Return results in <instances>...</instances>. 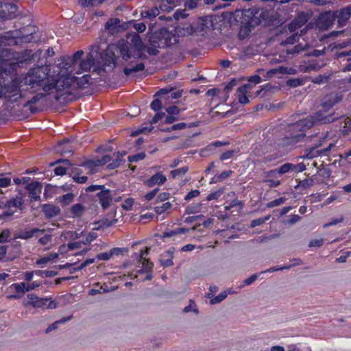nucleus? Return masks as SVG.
<instances>
[{"mask_svg": "<svg viewBox=\"0 0 351 351\" xmlns=\"http://www.w3.org/2000/svg\"><path fill=\"white\" fill-rule=\"evenodd\" d=\"M71 318H72V316L71 315V316L63 317V318L60 319V320L56 321L54 323H53L52 324L49 325L47 328L45 332L46 333H49V332L56 330L58 328V324H64L66 322L71 320Z\"/></svg>", "mask_w": 351, "mask_h": 351, "instance_id": "nucleus-35", "label": "nucleus"}, {"mask_svg": "<svg viewBox=\"0 0 351 351\" xmlns=\"http://www.w3.org/2000/svg\"><path fill=\"white\" fill-rule=\"evenodd\" d=\"M10 236V232L8 229L3 230L0 233V243H5L8 241V238Z\"/></svg>", "mask_w": 351, "mask_h": 351, "instance_id": "nucleus-61", "label": "nucleus"}, {"mask_svg": "<svg viewBox=\"0 0 351 351\" xmlns=\"http://www.w3.org/2000/svg\"><path fill=\"white\" fill-rule=\"evenodd\" d=\"M171 204L167 202L162 204L160 206H156L154 208V211L157 215H160L162 214L165 213L167 210H169L171 208Z\"/></svg>", "mask_w": 351, "mask_h": 351, "instance_id": "nucleus-39", "label": "nucleus"}, {"mask_svg": "<svg viewBox=\"0 0 351 351\" xmlns=\"http://www.w3.org/2000/svg\"><path fill=\"white\" fill-rule=\"evenodd\" d=\"M226 293L225 292H222L216 297L212 298L210 302L212 304H217L223 301L226 298Z\"/></svg>", "mask_w": 351, "mask_h": 351, "instance_id": "nucleus-57", "label": "nucleus"}, {"mask_svg": "<svg viewBox=\"0 0 351 351\" xmlns=\"http://www.w3.org/2000/svg\"><path fill=\"white\" fill-rule=\"evenodd\" d=\"M293 263L292 264L287 265V266H284L282 267H271L269 269H267L265 272H273V271L282 270L285 269H290L292 266L300 265L302 264V261L299 258L293 259Z\"/></svg>", "mask_w": 351, "mask_h": 351, "instance_id": "nucleus-37", "label": "nucleus"}, {"mask_svg": "<svg viewBox=\"0 0 351 351\" xmlns=\"http://www.w3.org/2000/svg\"><path fill=\"white\" fill-rule=\"evenodd\" d=\"M177 41V38L163 27L151 34L149 38V46L145 51L149 55L156 56L158 53V49L171 47Z\"/></svg>", "mask_w": 351, "mask_h": 351, "instance_id": "nucleus-5", "label": "nucleus"}, {"mask_svg": "<svg viewBox=\"0 0 351 351\" xmlns=\"http://www.w3.org/2000/svg\"><path fill=\"white\" fill-rule=\"evenodd\" d=\"M234 150H228L226 152H224L220 155V160L221 161H223L230 159L234 156Z\"/></svg>", "mask_w": 351, "mask_h": 351, "instance_id": "nucleus-58", "label": "nucleus"}, {"mask_svg": "<svg viewBox=\"0 0 351 351\" xmlns=\"http://www.w3.org/2000/svg\"><path fill=\"white\" fill-rule=\"evenodd\" d=\"M104 0H79V3L83 6L86 7L89 5H94L95 3H101Z\"/></svg>", "mask_w": 351, "mask_h": 351, "instance_id": "nucleus-59", "label": "nucleus"}, {"mask_svg": "<svg viewBox=\"0 0 351 351\" xmlns=\"http://www.w3.org/2000/svg\"><path fill=\"white\" fill-rule=\"evenodd\" d=\"M14 38L0 35V69L6 75H16L18 67H23L30 64L34 60V54L30 49H25L21 51H13L5 48Z\"/></svg>", "mask_w": 351, "mask_h": 351, "instance_id": "nucleus-3", "label": "nucleus"}, {"mask_svg": "<svg viewBox=\"0 0 351 351\" xmlns=\"http://www.w3.org/2000/svg\"><path fill=\"white\" fill-rule=\"evenodd\" d=\"M166 112L168 114L173 115L179 117L180 113V109L176 105L170 106L165 108Z\"/></svg>", "mask_w": 351, "mask_h": 351, "instance_id": "nucleus-45", "label": "nucleus"}, {"mask_svg": "<svg viewBox=\"0 0 351 351\" xmlns=\"http://www.w3.org/2000/svg\"><path fill=\"white\" fill-rule=\"evenodd\" d=\"M10 288L14 289V291H16V293H17L19 295H11L9 296L10 298H14V299L19 298L25 292H27L26 287H25V282H20V283H13L10 286Z\"/></svg>", "mask_w": 351, "mask_h": 351, "instance_id": "nucleus-28", "label": "nucleus"}, {"mask_svg": "<svg viewBox=\"0 0 351 351\" xmlns=\"http://www.w3.org/2000/svg\"><path fill=\"white\" fill-rule=\"evenodd\" d=\"M133 28L136 30L137 33H142L146 29L145 22H138L133 19Z\"/></svg>", "mask_w": 351, "mask_h": 351, "instance_id": "nucleus-46", "label": "nucleus"}, {"mask_svg": "<svg viewBox=\"0 0 351 351\" xmlns=\"http://www.w3.org/2000/svg\"><path fill=\"white\" fill-rule=\"evenodd\" d=\"M82 171L79 167H74L71 170V175L72 176L73 180L80 184H84L85 183L87 180L88 177L86 176H82Z\"/></svg>", "mask_w": 351, "mask_h": 351, "instance_id": "nucleus-27", "label": "nucleus"}, {"mask_svg": "<svg viewBox=\"0 0 351 351\" xmlns=\"http://www.w3.org/2000/svg\"><path fill=\"white\" fill-rule=\"evenodd\" d=\"M110 253H112V256H119L123 255L129 252L128 248L127 247H113L110 250Z\"/></svg>", "mask_w": 351, "mask_h": 351, "instance_id": "nucleus-47", "label": "nucleus"}, {"mask_svg": "<svg viewBox=\"0 0 351 351\" xmlns=\"http://www.w3.org/2000/svg\"><path fill=\"white\" fill-rule=\"evenodd\" d=\"M154 217V214L152 213L147 212L145 214H142L138 217V221L142 223H145L147 221L152 220Z\"/></svg>", "mask_w": 351, "mask_h": 351, "instance_id": "nucleus-49", "label": "nucleus"}, {"mask_svg": "<svg viewBox=\"0 0 351 351\" xmlns=\"http://www.w3.org/2000/svg\"><path fill=\"white\" fill-rule=\"evenodd\" d=\"M322 146V143H316L313 147L306 149L305 154L303 156L304 158L313 159L319 156H328L331 148L334 146L333 143H330L326 147L319 149Z\"/></svg>", "mask_w": 351, "mask_h": 351, "instance_id": "nucleus-12", "label": "nucleus"}, {"mask_svg": "<svg viewBox=\"0 0 351 351\" xmlns=\"http://www.w3.org/2000/svg\"><path fill=\"white\" fill-rule=\"evenodd\" d=\"M43 185L38 181L32 182L26 186L28 191V197L32 201H38L40 199V193L42 192Z\"/></svg>", "mask_w": 351, "mask_h": 351, "instance_id": "nucleus-15", "label": "nucleus"}, {"mask_svg": "<svg viewBox=\"0 0 351 351\" xmlns=\"http://www.w3.org/2000/svg\"><path fill=\"white\" fill-rule=\"evenodd\" d=\"M128 60L132 57V51L128 43L124 39L119 40L117 44H110L105 50L101 51L99 45L95 44L90 47L89 52L85 60H82L75 71L76 73L92 71L93 73L104 75L106 73L112 71L117 66L119 57Z\"/></svg>", "mask_w": 351, "mask_h": 351, "instance_id": "nucleus-2", "label": "nucleus"}, {"mask_svg": "<svg viewBox=\"0 0 351 351\" xmlns=\"http://www.w3.org/2000/svg\"><path fill=\"white\" fill-rule=\"evenodd\" d=\"M291 171L300 173L306 170V165L303 162L294 165L291 163Z\"/></svg>", "mask_w": 351, "mask_h": 351, "instance_id": "nucleus-54", "label": "nucleus"}, {"mask_svg": "<svg viewBox=\"0 0 351 351\" xmlns=\"http://www.w3.org/2000/svg\"><path fill=\"white\" fill-rule=\"evenodd\" d=\"M84 55L82 50H78L75 52L72 56L64 58L62 64L69 73H72L75 71V66L78 62L82 59Z\"/></svg>", "mask_w": 351, "mask_h": 351, "instance_id": "nucleus-13", "label": "nucleus"}, {"mask_svg": "<svg viewBox=\"0 0 351 351\" xmlns=\"http://www.w3.org/2000/svg\"><path fill=\"white\" fill-rule=\"evenodd\" d=\"M200 194V191L197 189L192 190L189 191L184 197L185 201H189L193 198L197 197Z\"/></svg>", "mask_w": 351, "mask_h": 351, "instance_id": "nucleus-55", "label": "nucleus"}, {"mask_svg": "<svg viewBox=\"0 0 351 351\" xmlns=\"http://www.w3.org/2000/svg\"><path fill=\"white\" fill-rule=\"evenodd\" d=\"M299 39V36L298 33L292 34L291 36H288L285 40L281 42L282 45H293L295 44Z\"/></svg>", "mask_w": 351, "mask_h": 351, "instance_id": "nucleus-43", "label": "nucleus"}, {"mask_svg": "<svg viewBox=\"0 0 351 351\" xmlns=\"http://www.w3.org/2000/svg\"><path fill=\"white\" fill-rule=\"evenodd\" d=\"M269 218H270V216L268 215L264 218H258V219H254L251 221V226L252 228H254L256 226H260V225L264 223Z\"/></svg>", "mask_w": 351, "mask_h": 351, "instance_id": "nucleus-56", "label": "nucleus"}, {"mask_svg": "<svg viewBox=\"0 0 351 351\" xmlns=\"http://www.w3.org/2000/svg\"><path fill=\"white\" fill-rule=\"evenodd\" d=\"M97 190H100V191L96 194V197L102 208L106 210L112 203V197L111 191L106 189L104 185H90L86 189V192H93Z\"/></svg>", "mask_w": 351, "mask_h": 351, "instance_id": "nucleus-9", "label": "nucleus"}, {"mask_svg": "<svg viewBox=\"0 0 351 351\" xmlns=\"http://www.w3.org/2000/svg\"><path fill=\"white\" fill-rule=\"evenodd\" d=\"M286 200V198L284 197H281L277 199H275L267 203V207L268 208H274L282 204Z\"/></svg>", "mask_w": 351, "mask_h": 351, "instance_id": "nucleus-50", "label": "nucleus"}, {"mask_svg": "<svg viewBox=\"0 0 351 351\" xmlns=\"http://www.w3.org/2000/svg\"><path fill=\"white\" fill-rule=\"evenodd\" d=\"M51 90L48 92H45V93H38L34 95L30 99L27 100L24 104V107H29V110L31 113L35 114L38 112V108L33 106L34 104H36L38 102L40 99L45 97L47 93H49Z\"/></svg>", "mask_w": 351, "mask_h": 351, "instance_id": "nucleus-23", "label": "nucleus"}, {"mask_svg": "<svg viewBox=\"0 0 351 351\" xmlns=\"http://www.w3.org/2000/svg\"><path fill=\"white\" fill-rule=\"evenodd\" d=\"M232 171H224L221 172L220 174L215 176L214 178H212V180L210 181V183H217L219 182H221L227 178H229L232 174Z\"/></svg>", "mask_w": 351, "mask_h": 351, "instance_id": "nucleus-38", "label": "nucleus"}, {"mask_svg": "<svg viewBox=\"0 0 351 351\" xmlns=\"http://www.w3.org/2000/svg\"><path fill=\"white\" fill-rule=\"evenodd\" d=\"M189 232V229L186 228H178L174 230H170L163 232V237H171L178 234H185Z\"/></svg>", "mask_w": 351, "mask_h": 351, "instance_id": "nucleus-41", "label": "nucleus"}, {"mask_svg": "<svg viewBox=\"0 0 351 351\" xmlns=\"http://www.w3.org/2000/svg\"><path fill=\"white\" fill-rule=\"evenodd\" d=\"M311 128V121L304 118L287 125L284 128L283 136L279 139V145L286 147H295L299 143L304 141L306 132Z\"/></svg>", "mask_w": 351, "mask_h": 351, "instance_id": "nucleus-4", "label": "nucleus"}, {"mask_svg": "<svg viewBox=\"0 0 351 351\" xmlns=\"http://www.w3.org/2000/svg\"><path fill=\"white\" fill-rule=\"evenodd\" d=\"M4 216H5V220H7L8 218L11 217L16 211V209H14L11 207H8L6 205V203L5 204L4 207H3Z\"/></svg>", "mask_w": 351, "mask_h": 351, "instance_id": "nucleus-53", "label": "nucleus"}, {"mask_svg": "<svg viewBox=\"0 0 351 351\" xmlns=\"http://www.w3.org/2000/svg\"><path fill=\"white\" fill-rule=\"evenodd\" d=\"M341 99V96L337 95H328L325 96L322 101V108L329 111L335 104H338Z\"/></svg>", "mask_w": 351, "mask_h": 351, "instance_id": "nucleus-21", "label": "nucleus"}, {"mask_svg": "<svg viewBox=\"0 0 351 351\" xmlns=\"http://www.w3.org/2000/svg\"><path fill=\"white\" fill-rule=\"evenodd\" d=\"M302 25V23L297 19L293 20L288 25L289 30L291 32H293L295 30L300 28Z\"/></svg>", "mask_w": 351, "mask_h": 351, "instance_id": "nucleus-48", "label": "nucleus"}, {"mask_svg": "<svg viewBox=\"0 0 351 351\" xmlns=\"http://www.w3.org/2000/svg\"><path fill=\"white\" fill-rule=\"evenodd\" d=\"M198 125H199L198 121L191 123L189 124V125L184 122H180V123L172 125L171 126V130H173V131L174 130H184V129L186 128L187 127L188 128H193V127H197Z\"/></svg>", "mask_w": 351, "mask_h": 351, "instance_id": "nucleus-33", "label": "nucleus"}, {"mask_svg": "<svg viewBox=\"0 0 351 351\" xmlns=\"http://www.w3.org/2000/svg\"><path fill=\"white\" fill-rule=\"evenodd\" d=\"M337 119L338 117H335L333 113H328V111L324 110L323 108L315 112L313 115L304 118V119H310V121H311L312 127L315 124L332 123Z\"/></svg>", "mask_w": 351, "mask_h": 351, "instance_id": "nucleus-10", "label": "nucleus"}, {"mask_svg": "<svg viewBox=\"0 0 351 351\" xmlns=\"http://www.w3.org/2000/svg\"><path fill=\"white\" fill-rule=\"evenodd\" d=\"M51 76L56 80L66 78V79H68V80H69V86L66 87L65 86H64L60 87L62 93H64V95L62 96V99L59 101H61L62 100L64 101L66 99L67 96L71 95V91H70L69 88L71 86L73 81L74 82H75L77 87L81 89L87 88L92 84V82H91L92 77L89 74H85L80 77H73V78H71L67 76H60L59 74H58L56 76L51 75Z\"/></svg>", "mask_w": 351, "mask_h": 351, "instance_id": "nucleus-8", "label": "nucleus"}, {"mask_svg": "<svg viewBox=\"0 0 351 351\" xmlns=\"http://www.w3.org/2000/svg\"><path fill=\"white\" fill-rule=\"evenodd\" d=\"M45 232V229H40L37 228H34L31 230H22L16 233L15 238L27 240L34 237H38L39 233H44Z\"/></svg>", "mask_w": 351, "mask_h": 351, "instance_id": "nucleus-19", "label": "nucleus"}, {"mask_svg": "<svg viewBox=\"0 0 351 351\" xmlns=\"http://www.w3.org/2000/svg\"><path fill=\"white\" fill-rule=\"evenodd\" d=\"M85 207L82 204L77 203L71 206L70 212L73 218L80 217L83 215Z\"/></svg>", "mask_w": 351, "mask_h": 351, "instance_id": "nucleus-29", "label": "nucleus"}, {"mask_svg": "<svg viewBox=\"0 0 351 351\" xmlns=\"http://www.w3.org/2000/svg\"><path fill=\"white\" fill-rule=\"evenodd\" d=\"M167 180V178L165 175L161 173H156L154 174L149 180L147 181V184L148 186H154L156 184L162 185Z\"/></svg>", "mask_w": 351, "mask_h": 351, "instance_id": "nucleus-26", "label": "nucleus"}, {"mask_svg": "<svg viewBox=\"0 0 351 351\" xmlns=\"http://www.w3.org/2000/svg\"><path fill=\"white\" fill-rule=\"evenodd\" d=\"M112 257L110 251L99 253L97 255V258L101 261H108Z\"/></svg>", "mask_w": 351, "mask_h": 351, "instance_id": "nucleus-62", "label": "nucleus"}, {"mask_svg": "<svg viewBox=\"0 0 351 351\" xmlns=\"http://www.w3.org/2000/svg\"><path fill=\"white\" fill-rule=\"evenodd\" d=\"M149 249L145 247L144 250H141V253L137 256L139 264H141V268L137 271V274L133 277V280H149L152 278V269L154 263L147 258Z\"/></svg>", "mask_w": 351, "mask_h": 351, "instance_id": "nucleus-7", "label": "nucleus"}, {"mask_svg": "<svg viewBox=\"0 0 351 351\" xmlns=\"http://www.w3.org/2000/svg\"><path fill=\"white\" fill-rule=\"evenodd\" d=\"M18 7L12 3L0 1V17L3 20L12 19L16 16Z\"/></svg>", "mask_w": 351, "mask_h": 351, "instance_id": "nucleus-14", "label": "nucleus"}, {"mask_svg": "<svg viewBox=\"0 0 351 351\" xmlns=\"http://www.w3.org/2000/svg\"><path fill=\"white\" fill-rule=\"evenodd\" d=\"M351 16V5H348L341 8L337 15V23L339 26L343 27L346 25L348 21Z\"/></svg>", "mask_w": 351, "mask_h": 351, "instance_id": "nucleus-20", "label": "nucleus"}, {"mask_svg": "<svg viewBox=\"0 0 351 351\" xmlns=\"http://www.w3.org/2000/svg\"><path fill=\"white\" fill-rule=\"evenodd\" d=\"M159 13L160 12L158 9L155 8L149 10L142 11L141 14L143 19H149V20H152V19L158 16Z\"/></svg>", "mask_w": 351, "mask_h": 351, "instance_id": "nucleus-36", "label": "nucleus"}, {"mask_svg": "<svg viewBox=\"0 0 351 351\" xmlns=\"http://www.w3.org/2000/svg\"><path fill=\"white\" fill-rule=\"evenodd\" d=\"M163 100L165 101V99H154L150 104V108L154 111H158L162 108Z\"/></svg>", "mask_w": 351, "mask_h": 351, "instance_id": "nucleus-44", "label": "nucleus"}, {"mask_svg": "<svg viewBox=\"0 0 351 351\" xmlns=\"http://www.w3.org/2000/svg\"><path fill=\"white\" fill-rule=\"evenodd\" d=\"M291 163H285L282 165H281L279 168L271 170L269 171V173L274 176L276 175V173L283 175L285 173L291 171Z\"/></svg>", "mask_w": 351, "mask_h": 351, "instance_id": "nucleus-31", "label": "nucleus"}, {"mask_svg": "<svg viewBox=\"0 0 351 351\" xmlns=\"http://www.w3.org/2000/svg\"><path fill=\"white\" fill-rule=\"evenodd\" d=\"M120 20L117 18L110 19L105 24V28L111 35L117 34L121 32Z\"/></svg>", "mask_w": 351, "mask_h": 351, "instance_id": "nucleus-22", "label": "nucleus"}, {"mask_svg": "<svg viewBox=\"0 0 351 351\" xmlns=\"http://www.w3.org/2000/svg\"><path fill=\"white\" fill-rule=\"evenodd\" d=\"M43 211L45 217L50 219L59 215L60 209L58 206L52 204H45L43 207Z\"/></svg>", "mask_w": 351, "mask_h": 351, "instance_id": "nucleus-25", "label": "nucleus"}, {"mask_svg": "<svg viewBox=\"0 0 351 351\" xmlns=\"http://www.w3.org/2000/svg\"><path fill=\"white\" fill-rule=\"evenodd\" d=\"M182 90H173L172 89L161 88L156 94V95L165 99V101L173 99H178L182 97Z\"/></svg>", "mask_w": 351, "mask_h": 351, "instance_id": "nucleus-18", "label": "nucleus"}, {"mask_svg": "<svg viewBox=\"0 0 351 351\" xmlns=\"http://www.w3.org/2000/svg\"><path fill=\"white\" fill-rule=\"evenodd\" d=\"M234 206H239L241 208L243 206V203L241 201L235 199L232 200L229 205L225 206V210H230V209Z\"/></svg>", "mask_w": 351, "mask_h": 351, "instance_id": "nucleus-63", "label": "nucleus"}, {"mask_svg": "<svg viewBox=\"0 0 351 351\" xmlns=\"http://www.w3.org/2000/svg\"><path fill=\"white\" fill-rule=\"evenodd\" d=\"M41 285L40 281H33L31 283H25V287L27 292H29L32 290L35 289L36 288L40 287Z\"/></svg>", "mask_w": 351, "mask_h": 351, "instance_id": "nucleus-60", "label": "nucleus"}, {"mask_svg": "<svg viewBox=\"0 0 351 351\" xmlns=\"http://www.w3.org/2000/svg\"><path fill=\"white\" fill-rule=\"evenodd\" d=\"M156 113L155 115L152 117V119L150 120V123L154 124L156 123L158 121H161L162 120H165V113L162 112H158L156 111Z\"/></svg>", "mask_w": 351, "mask_h": 351, "instance_id": "nucleus-51", "label": "nucleus"}, {"mask_svg": "<svg viewBox=\"0 0 351 351\" xmlns=\"http://www.w3.org/2000/svg\"><path fill=\"white\" fill-rule=\"evenodd\" d=\"M250 84H245L237 89V97L240 104H246L249 102V99L246 94L251 89Z\"/></svg>", "mask_w": 351, "mask_h": 351, "instance_id": "nucleus-24", "label": "nucleus"}, {"mask_svg": "<svg viewBox=\"0 0 351 351\" xmlns=\"http://www.w3.org/2000/svg\"><path fill=\"white\" fill-rule=\"evenodd\" d=\"M126 155L125 152L114 153L113 156L106 154L97 160H87L82 163L81 166L89 169L93 173V169L97 166H103L107 164L108 169H114L125 162L123 157Z\"/></svg>", "mask_w": 351, "mask_h": 351, "instance_id": "nucleus-6", "label": "nucleus"}, {"mask_svg": "<svg viewBox=\"0 0 351 351\" xmlns=\"http://www.w3.org/2000/svg\"><path fill=\"white\" fill-rule=\"evenodd\" d=\"M74 197L75 195L73 193H68L59 197V202L61 204L62 207L68 206L73 201Z\"/></svg>", "mask_w": 351, "mask_h": 351, "instance_id": "nucleus-34", "label": "nucleus"}, {"mask_svg": "<svg viewBox=\"0 0 351 351\" xmlns=\"http://www.w3.org/2000/svg\"><path fill=\"white\" fill-rule=\"evenodd\" d=\"M226 190L225 186L220 187L217 191L210 193L208 194L206 198V199L208 202L212 201V200H218L221 196L224 193Z\"/></svg>", "mask_w": 351, "mask_h": 351, "instance_id": "nucleus-32", "label": "nucleus"}, {"mask_svg": "<svg viewBox=\"0 0 351 351\" xmlns=\"http://www.w3.org/2000/svg\"><path fill=\"white\" fill-rule=\"evenodd\" d=\"M189 171L188 167H182L181 168H178L174 170H172L170 172V174L172 177V178H176L179 177H182V176L185 175L187 171Z\"/></svg>", "mask_w": 351, "mask_h": 351, "instance_id": "nucleus-40", "label": "nucleus"}, {"mask_svg": "<svg viewBox=\"0 0 351 351\" xmlns=\"http://www.w3.org/2000/svg\"><path fill=\"white\" fill-rule=\"evenodd\" d=\"M311 185H312V180L306 178V179L299 182L298 187H300L302 189H305L308 188Z\"/></svg>", "mask_w": 351, "mask_h": 351, "instance_id": "nucleus-64", "label": "nucleus"}, {"mask_svg": "<svg viewBox=\"0 0 351 351\" xmlns=\"http://www.w3.org/2000/svg\"><path fill=\"white\" fill-rule=\"evenodd\" d=\"M145 47L138 33L133 32V58H145L146 56L141 51Z\"/></svg>", "mask_w": 351, "mask_h": 351, "instance_id": "nucleus-16", "label": "nucleus"}, {"mask_svg": "<svg viewBox=\"0 0 351 351\" xmlns=\"http://www.w3.org/2000/svg\"><path fill=\"white\" fill-rule=\"evenodd\" d=\"M241 23L248 27L249 30H250V28H253L258 24L256 19L254 17L253 11L251 9L243 11Z\"/></svg>", "mask_w": 351, "mask_h": 351, "instance_id": "nucleus-17", "label": "nucleus"}, {"mask_svg": "<svg viewBox=\"0 0 351 351\" xmlns=\"http://www.w3.org/2000/svg\"><path fill=\"white\" fill-rule=\"evenodd\" d=\"M23 199L21 195H16L6 202V205L17 210V208L23 204Z\"/></svg>", "mask_w": 351, "mask_h": 351, "instance_id": "nucleus-30", "label": "nucleus"}, {"mask_svg": "<svg viewBox=\"0 0 351 351\" xmlns=\"http://www.w3.org/2000/svg\"><path fill=\"white\" fill-rule=\"evenodd\" d=\"M8 76L0 69V98H5L12 103L17 102L19 98L23 97L21 90L23 86H25V88L23 89L31 93L41 90L48 92L55 88L54 99L56 101H60L64 95L60 87L69 86L68 79L56 80L52 77L48 66L32 67L21 81L19 77H15L10 82L5 84V78Z\"/></svg>", "mask_w": 351, "mask_h": 351, "instance_id": "nucleus-1", "label": "nucleus"}, {"mask_svg": "<svg viewBox=\"0 0 351 351\" xmlns=\"http://www.w3.org/2000/svg\"><path fill=\"white\" fill-rule=\"evenodd\" d=\"M11 178L5 176V175H0V188L7 187L11 184Z\"/></svg>", "mask_w": 351, "mask_h": 351, "instance_id": "nucleus-52", "label": "nucleus"}, {"mask_svg": "<svg viewBox=\"0 0 351 351\" xmlns=\"http://www.w3.org/2000/svg\"><path fill=\"white\" fill-rule=\"evenodd\" d=\"M27 298L29 300L28 304L34 308H46L52 309L57 307V304L53 300L49 302V299L47 298H39L33 293L28 294Z\"/></svg>", "mask_w": 351, "mask_h": 351, "instance_id": "nucleus-11", "label": "nucleus"}, {"mask_svg": "<svg viewBox=\"0 0 351 351\" xmlns=\"http://www.w3.org/2000/svg\"><path fill=\"white\" fill-rule=\"evenodd\" d=\"M166 3H165V2L163 1L161 3V4L160 5V9L162 12H171L175 7L174 3L171 1V0H167Z\"/></svg>", "mask_w": 351, "mask_h": 351, "instance_id": "nucleus-42", "label": "nucleus"}]
</instances>
